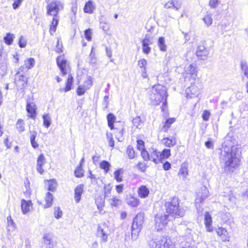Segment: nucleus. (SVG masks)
Here are the masks:
<instances>
[{"mask_svg":"<svg viewBox=\"0 0 248 248\" xmlns=\"http://www.w3.org/2000/svg\"><path fill=\"white\" fill-rule=\"evenodd\" d=\"M7 230L9 233L13 232L16 229V225L14 223V221L12 219L11 216H9L7 218Z\"/></svg>","mask_w":248,"mask_h":248,"instance_id":"obj_28","label":"nucleus"},{"mask_svg":"<svg viewBox=\"0 0 248 248\" xmlns=\"http://www.w3.org/2000/svg\"><path fill=\"white\" fill-rule=\"evenodd\" d=\"M73 78L71 75H69L68 77L67 78L66 83V86L65 88L63 89V91L65 92H67L69 91L71 88L72 86L73 85Z\"/></svg>","mask_w":248,"mask_h":248,"instance_id":"obj_37","label":"nucleus"},{"mask_svg":"<svg viewBox=\"0 0 248 248\" xmlns=\"http://www.w3.org/2000/svg\"><path fill=\"white\" fill-rule=\"evenodd\" d=\"M179 174L183 176V179H185L188 175V169L186 164H183L181 165L179 171Z\"/></svg>","mask_w":248,"mask_h":248,"instance_id":"obj_38","label":"nucleus"},{"mask_svg":"<svg viewBox=\"0 0 248 248\" xmlns=\"http://www.w3.org/2000/svg\"><path fill=\"white\" fill-rule=\"evenodd\" d=\"M141 155L145 161L149 160L150 154L145 149L141 151Z\"/></svg>","mask_w":248,"mask_h":248,"instance_id":"obj_59","label":"nucleus"},{"mask_svg":"<svg viewBox=\"0 0 248 248\" xmlns=\"http://www.w3.org/2000/svg\"><path fill=\"white\" fill-rule=\"evenodd\" d=\"M210 115V113L208 110H204L202 113V117L204 121H207L209 120Z\"/></svg>","mask_w":248,"mask_h":248,"instance_id":"obj_64","label":"nucleus"},{"mask_svg":"<svg viewBox=\"0 0 248 248\" xmlns=\"http://www.w3.org/2000/svg\"><path fill=\"white\" fill-rule=\"evenodd\" d=\"M124 170L122 169H119L114 172V178L117 182H121L123 181L121 174L123 173Z\"/></svg>","mask_w":248,"mask_h":248,"instance_id":"obj_43","label":"nucleus"},{"mask_svg":"<svg viewBox=\"0 0 248 248\" xmlns=\"http://www.w3.org/2000/svg\"><path fill=\"white\" fill-rule=\"evenodd\" d=\"M138 194L141 198H145L149 194V190L145 186H140L138 189Z\"/></svg>","mask_w":248,"mask_h":248,"instance_id":"obj_27","label":"nucleus"},{"mask_svg":"<svg viewBox=\"0 0 248 248\" xmlns=\"http://www.w3.org/2000/svg\"><path fill=\"white\" fill-rule=\"evenodd\" d=\"M107 137L108 140L109 145L111 147H113L114 146V141L112 138V135L110 133H107Z\"/></svg>","mask_w":248,"mask_h":248,"instance_id":"obj_58","label":"nucleus"},{"mask_svg":"<svg viewBox=\"0 0 248 248\" xmlns=\"http://www.w3.org/2000/svg\"><path fill=\"white\" fill-rule=\"evenodd\" d=\"M99 23L100 28L105 32H107L109 29V25L106 18L104 16H101L99 18Z\"/></svg>","mask_w":248,"mask_h":248,"instance_id":"obj_24","label":"nucleus"},{"mask_svg":"<svg viewBox=\"0 0 248 248\" xmlns=\"http://www.w3.org/2000/svg\"><path fill=\"white\" fill-rule=\"evenodd\" d=\"M126 202L128 205L132 207L138 206L140 203L139 200L131 195L127 196Z\"/></svg>","mask_w":248,"mask_h":248,"instance_id":"obj_18","label":"nucleus"},{"mask_svg":"<svg viewBox=\"0 0 248 248\" xmlns=\"http://www.w3.org/2000/svg\"><path fill=\"white\" fill-rule=\"evenodd\" d=\"M95 9V6L93 5L92 1H89L85 5L84 7V12L88 14H92Z\"/></svg>","mask_w":248,"mask_h":248,"instance_id":"obj_30","label":"nucleus"},{"mask_svg":"<svg viewBox=\"0 0 248 248\" xmlns=\"http://www.w3.org/2000/svg\"><path fill=\"white\" fill-rule=\"evenodd\" d=\"M62 8L63 5L60 1H53L47 5V15L57 16L60 10Z\"/></svg>","mask_w":248,"mask_h":248,"instance_id":"obj_6","label":"nucleus"},{"mask_svg":"<svg viewBox=\"0 0 248 248\" xmlns=\"http://www.w3.org/2000/svg\"><path fill=\"white\" fill-rule=\"evenodd\" d=\"M53 201V195L50 192H47L46 194L45 197L46 204L44 205V208H47L51 206Z\"/></svg>","mask_w":248,"mask_h":248,"instance_id":"obj_31","label":"nucleus"},{"mask_svg":"<svg viewBox=\"0 0 248 248\" xmlns=\"http://www.w3.org/2000/svg\"><path fill=\"white\" fill-rule=\"evenodd\" d=\"M241 150L238 145L225 144L220 153V159L225 170L233 172L239 165Z\"/></svg>","mask_w":248,"mask_h":248,"instance_id":"obj_1","label":"nucleus"},{"mask_svg":"<svg viewBox=\"0 0 248 248\" xmlns=\"http://www.w3.org/2000/svg\"><path fill=\"white\" fill-rule=\"evenodd\" d=\"M107 118L108 121V126L111 130L113 129V124L115 122L116 119L115 116L113 114L110 113L107 115Z\"/></svg>","mask_w":248,"mask_h":248,"instance_id":"obj_34","label":"nucleus"},{"mask_svg":"<svg viewBox=\"0 0 248 248\" xmlns=\"http://www.w3.org/2000/svg\"><path fill=\"white\" fill-rule=\"evenodd\" d=\"M158 46L159 49L162 51H166L167 50V46L165 43V38L163 37H160L158 40Z\"/></svg>","mask_w":248,"mask_h":248,"instance_id":"obj_42","label":"nucleus"},{"mask_svg":"<svg viewBox=\"0 0 248 248\" xmlns=\"http://www.w3.org/2000/svg\"><path fill=\"white\" fill-rule=\"evenodd\" d=\"M160 152H158L156 150L152 149V151L150 152L149 160H151L155 164L160 162Z\"/></svg>","mask_w":248,"mask_h":248,"instance_id":"obj_21","label":"nucleus"},{"mask_svg":"<svg viewBox=\"0 0 248 248\" xmlns=\"http://www.w3.org/2000/svg\"><path fill=\"white\" fill-rule=\"evenodd\" d=\"M141 228L136 227L132 226L131 227V238L133 241L136 240L138 237Z\"/></svg>","mask_w":248,"mask_h":248,"instance_id":"obj_33","label":"nucleus"},{"mask_svg":"<svg viewBox=\"0 0 248 248\" xmlns=\"http://www.w3.org/2000/svg\"><path fill=\"white\" fill-rule=\"evenodd\" d=\"M25 124L23 120L19 119L16 123V128L19 133H22L25 130Z\"/></svg>","mask_w":248,"mask_h":248,"instance_id":"obj_35","label":"nucleus"},{"mask_svg":"<svg viewBox=\"0 0 248 248\" xmlns=\"http://www.w3.org/2000/svg\"><path fill=\"white\" fill-rule=\"evenodd\" d=\"M105 196H99L95 199V203L99 210H102L105 205Z\"/></svg>","mask_w":248,"mask_h":248,"instance_id":"obj_32","label":"nucleus"},{"mask_svg":"<svg viewBox=\"0 0 248 248\" xmlns=\"http://www.w3.org/2000/svg\"><path fill=\"white\" fill-rule=\"evenodd\" d=\"M18 45L21 48H24L26 46L27 41L23 36H20L19 39Z\"/></svg>","mask_w":248,"mask_h":248,"instance_id":"obj_57","label":"nucleus"},{"mask_svg":"<svg viewBox=\"0 0 248 248\" xmlns=\"http://www.w3.org/2000/svg\"><path fill=\"white\" fill-rule=\"evenodd\" d=\"M42 248H54V245L51 241V237L49 234H46L43 237Z\"/></svg>","mask_w":248,"mask_h":248,"instance_id":"obj_17","label":"nucleus"},{"mask_svg":"<svg viewBox=\"0 0 248 248\" xmlns=\"http://www.w3.org/2000/svg\"><path fill=\"white\" fill-rule=\"evenodd\" d=\"M54 217L59 219L62 217V212L61 209L59 207H55L54 208Z\"/></svg>","mask_w":248,"mask_h":248,"instance_id":"obj_53","label":"nucleus"},{"mask_svg":"<svg viewBox=\"0 0 248 248\" xmlns=\"http://www.w3.org/2000/svg\"><path fill=\"white\" fill-rule=\"evenodd\" d=\"M149 245L152 248H174V243L168 237L153 239Z\"/></svg>","mask_w":248,"mask_h":248,"instance_id":"obj_4","label":"nucleus"},{"mask_svg":"<svg viewBox=\"0 0 248 248\" xmlns=\"http://www.w3.org/2000/svg\"><path fill=\"white\" fill-rule=\"evenodd\" d=\"M137 148L140 151L145 149L144 142L143 140H137Z\"/></svg>","mask_w":248,"mask_h":248,"instance_id":"obj_60","label":"nucleus"},{"mask_svg":"<svg viewBox=\"0 0 248 248\" xmlns=\"http://www.w3.org/2000/svg\"><path fill=\"white\" fill-rule=\"evenodd\" d=\"M170 155V150L169 149H165L162 152H160V161L162 162V160L168 158Z\"/></svg>","mask_w":248,"mask_h":248,"instance_id":"obj_39","label":"nucleus"},{"mask_svg":"<svg viewBox=\"0 0 248 248\" xmlns=\"http://www.w3.org/2000/svg\"><path fill=\"white\" fill-rule=\"evenodd\" d=\"M169 215H162L157 214L155 218V225L157 231L161 230L167 224L168 221L171 220Z\"/></svg>","mask_w":248,"mask_h":248,"instance_id":"obj_5","label":"nucleus"},{"mask_svg":"<svg viewBox=\"0 0 248 248\" xmlns=\"http://www.w3.org/2000/svg\"><path fill=\"white\" fill-rule=\"evenodd\" d=\"M209 54V52L203 45H200L198 46L196 55L201 60H205Z\"/></svg>","mask_w":248,"mask_h":248,"instance_id":"obj_12","label":"nucleus"},{"mask_svg":"<svg viewBox=\"0 0 248 248\" xmlns=\"http://www.w3.org/2000/svg\"><path fill=\"white\" fill-rule=\"evenodd\" d=\"M83 191V186L81 185L78 186L75 188V200L76 203H78Z\"/></svg>","mask_w":248,"mask_h":248,"instance_id":"obj_22","label":"nucleus"},{"mask_svg":"<svg viewBox=\"0 0 248 248\" xmlns=\"http://www.w3.org/2000/svg\"><path fill=\"white\" fill-rule=\"evenodd\" d=\"M84 36L88 41H91L92 39L91 31L90 29L86 30L84 31Z\"/></svg>","mask_w":248,"mask_h":248,"instance_id":"obj_63","label":"nucleus"},{"mask_svg":"<svg viewBox=\"0 0 248 248\" xmlns=\"http://www.w3.org/2000/svg\"><path fill=\"white\" fill-rule=\"evenodd\" d=\"M43 125L46 128L49 127L51 124V118L48 114H44L43 116Z\"/></svg>","mask_w":248,"mask_h":248,"instance_id":"obj_46","label":"nucleus"},{"mask_svg":"<svg viewBox=\"0 0 248 248\" xmlns=\"http://www.w3.org/2000/svg\"><path fill=\"white\" fill-rule=\"evenodd\" d=\"M152 43L150 36L146 34L144 39L142 41V51L144 53L148 54L150 53L151 47L149 46V45H151Z\"/></svg>","mask_w":248,"mask_h":248,"instance_id":"obj_10","label":"nucleus"},{"mask_svg":"<svg viewBox=\"0 0 248 248\" xmlns=\"http://www.w3.org/2000/svg\"><path fill=\"white\" fill-rule=\"evenodd\" d=\"M47 185H48V190L49 191L53 192L55 191L56 186H57V183L56 181L53 180H50L47 181Z\"/></svg>","mask_w":248,"mask_h":248,"instance_id":"obj_47","label":"nucleus"},{"mask_svg":"<svg viewBox=\"0 0 248 248\" xmlns=\"http://www.w3.org/2000/svg\"><path fill=\"white\" fill-rule=\"evenodd\" d=\"M36 106L33 103H28L26 106V110L29 113V117L34 119L36 116Z\"/></svg>","mask_w":248,"mask_h":248,"instance_id":"obj_19","label":"nucleus"},{"mask_svg":"<svg viewBox=\"0 0 248 248\" xmlns=\"http://www.w3.org/2000/svg\"><path fill=\"white\" fill-rule=\"evenodd\" d=\"M209 194L208 190L206 186H203L197 193L196 198L195 199V203L197 204L201 203L204 199H205Z\"/></svg>","mask_w":248,"mask_h":248,"instance_id":"obj_7","label":"nucleus"},{"mask_svg":"<svg viewBox=\"0 0 248 248\" xmlns=\"http://www.w3.org/2000/svg\"><path fill=\"white\" fill-rule=\"evenodd\" d=\"M88 61L90 64L93 66H94L96 64L97 59L95 56L94 53H93V48L92 49L91 52L89 57Z\"/></svg>","mask_w":248,"mask_h":248,"instance_id":"obj_45","label":"nucleus"},{"mask_svg":"<svg viewBox=\"0 0 248 248\" xmlns=\"http://www.w3.org/2000/svg\"><path fill=\"white\" fill-rule=\"evenodd\" d=\"M21 210L23 214H26L30 211V207L31 204V201H27L25 200H21Z\"/></svg>","mask_w":248,"mask_h":248,"instance_id":"obj_25","label":"nucleus"},{"mask_svg":"<svg viewBox=\"0 0 248 248\" xmlns=\"http://www.w3.org/2000/svg\"><path fill=\"white\" fill-rule=\"evenodd\" d=\"M132 123L133 125L135 126L137 128H140V126L143 123V122L141 121L140 117L137 116L133 118Z\"/></svg>","mask_w":248,"mask_h":248,"instance_id":"obj_50","label":"nucleus"},{"mask_svg":"<svg viewBox=\"0 0 248 248\" xmlns=\"http://www.w3.org/2000/svg\"><path fill=\"white\" fill-rule=\"evenodd\" d=\"M15 36L13 34L11 33H7L6 35L4 37V42L8 45H10L12 44Z\"/></svg>","mask_w":248,"mask_h":248,"instance_id":"obj_44","label":"nucleus"},{"mask_svg":"<svg viewBox=\"0 0 248 248\" xmlns=\"http://www.w3.org/2000/svg\"><path fill=\"white\" fill-rule=\"evenodd\" d=\"M30 141L31 146L34 148L36 149L39 147V145L37 143V141L35 140L36 136H37V132L35 131H30Z\"/></svg>","mask_w":248,"mask_h":248,"instance_id":"obj_26","label":"nucleus"},{"mask_svg":"<svg viewBox=\"0 0 248 248\" xmlns=\"http://www.w3.org/2000/svg\"><path fill=\"white\" fill-rule=\"evenodd\" d=\"M220 1L219 0H210L209 6L212 9H216L219 5Z\"/></svg>","mask_w":248,"mask_h":248,"instance_id":"obj_56","label":"nucleus"},{"mask_svg":"<svg viewBox=\"0 0 248 248\" xmlns=\"http://www.w3.org/2000/svg\"><path fill=\"white\" fill-rule=\"evenodd\" d=\"M185 71L187 74L190 75L191 78L195 80L197 78V70L195 66L190 64L185 67Z\"/></svg>","mask_w":248,"mask_h":248,"instance_id":"obj_16","label":"nucleus"},{"mask_svg":"<svg viewBox=\"0 0 248 248\" xmlns=\"http://www.w3.org/2000/svg\"><path fill=\"white\" fill-rule=\"evenodd\" d=\"M179 199L177 197H173L170 201L165 203L166 214L169 215L172 219L173 218L182 217L185 214L183 208L179 205Z\"/></svg>","mask_w":248,"mask_h":248,"instance_id":"obj_3","label":"nucleus"},{"mask_svg":"<svg viewBox=\"0 0 248 248\" xmlns=\"http://www.w3.org/2000/svg\"><path fill=\"white\" fill-rule=\"evenodd\" d=\"M217 234L221 237L222 241H229V235L227 231L223 228H218L217 231Z\"/></svg>","mask_w":248,"mask_h":248,"instance_id":"obj_23","label":"nucleus"},{"mask_svg":"<svg viewBox=\"0 0 248 248\" xmlns=\"http://www.w3.org/2000/svg\"><path fill=\"white\" fill-rule=\"evenodd\" d=\"M75 175L77 177H81L83 176V170L81 168V166L78 167L75 171Z\"/></svg>","mask_w":248,"mask_h":248,"instance_id":"obj_55","label":"nucleus"},{"mask_svg":"<svg viewBox=\"0 0 248 248\" xmlns=\"http://www.w3.org/2000/svg\"><path fill=\"white\" fill-rule=\"evenodd\" d=\"M46 163V159L43 154H40L37 160L36 169L41 174H43L44 170L43 165Z\"/></svg>","mask_w":248,"mask_h":248,"instance_id":"obj_14","label":"nucleus"},{"mask_svg":"<svg viewBox=\"0 0 248 248\" xmlns=\"http://www.w3.org/2000/svg\"><path fill=\"white\" fill-rule=\"evenodd\" d=\"M99 167L104 170L105 173H107L109 170L111 165L108 161L104 160L100 163Z\"/></svg>","mask_w":248,"mask_h":248,"instance_id":"obj_41","label":"nucleus"},{"mask_svg":"<svg viewBox=\"0 0 248 248\" xmlns=\"http://www.w3.org/2000/svg\"><path fill=\"white\" fill-rule=\"evenodd\" d=\"M35 61L33 58H30L26 60L24 62V64L27 69H31L34 67Z\"/></svg>","mask_w":248,"mask_h":248,"instance_id":"obj_40","label":"nucleus"},{"mask_svg":"<svg viewBox=\"0 0 248 248\" xmlns=\"http://www.w3.org/2000/svg\"><path fill=\"white\" fill-rule=\"evenodd\" d=\"M59 20V17L58 16H53V20L52 21L49 30V32L51 34H53V33L56 31Z\"/></svg>","mask_w":248,"mask_h":248,"instance_id":"obj_29","label":"nucleus"},{"mask_svg":"<svg viewBox=\"0 0 248 248\" xmlns=\"http://www.w3.org/2000/svg\"><path fill=\"white\" fill-rule=\"evenodd\" d=\"M121 203V201L119 199L114 197L112 199L110 204L112 206L117 207Z\"/></svg>","mask_w":248,"mask_h":248,"instance_id":"obj_61","label":"nucleus"},{"mask_svg":"<svg viewBox=\"0 0 248 248\" xmlns=\"http://www.w3.org/2000/svg\"><path fill=\"white\" fill-rule=\"evenodd\" d=\"M97 236L101 238L103 243H106L108 241V233L106 228H103L101 226L98 227Z\"/></svg>","mask_w":248,"mask_h":248,"instance_id":"obj_13","label":"nucleus"},{"mask_svg":"<svg viewBox=\"0 0 248 248\" xmlns=\"http://www.w3.org/2000/svg\"><path fill=\"white\" fill-rule=\"evenodd\" d=\"M181 0H169L164 5L165 9L172 8L176 11L179 10L182 6Z\"/></svg>","mask_w":248,"mask_h":248,"instance_id":"obj_9","label":"nucleus"},{"mask_svg":"<svg viewBox=\"0 0 248 248\" xmlns=\"http://www.w3.org/2000/svg\"><path fill=\"white\" fill-rule=\"evenodd\" d=\"M186 93L187 98L197 97L199 94V88L195 85H192L186 89Z\"/></svg>","mask_w":248,"mask_h":248,"instance_id":"obj_11","label":"nucleus"},{"mask_svg":"<svg viewBox=\"0 0 248 248\" xmlns=\"http://www.w3.org/2000/svg\"><path fill=\"white\" fill-rule=\"evenodd\" d=\"M144 215L142 213H140L135 217L132 226L142 229L144 222Z\"/></svg>","mask_w":248,"mask_h":248,"instance_id":"obj_15","label":"nucleus"},{"mask_svg":"<svg viewBox=\"0 0 248 248\" xmlns=\"http://www.w3.org/2000/svg\"><path fill=\"white\" fill-rule=\"evenodd\" d=\"M123 129L119 130L115 135L116 138L119 141H122L123 140Z\"/></svg>","mask_w":248,"mask_h":248,"instance_id":"obj_62","label":"nucleus"},{"mask_svg":"<svg viewBox=\"0 0 248 248\" xmlns=\"http://www.w3.org/2000/svg\"><path fill=\"white\" fill-rule=\"evenodd\" d=\"M126 153L128 155L129 159H133L135 157V151L133 147L131 146H128L127 148Z\"/></svg>","mask_w":248,"mask_h":248,"instance_id":"obj_51","label":"nucleus"},{"mask_svg":"<svg viewBox=\"0 0 248 248\" xmlns=\"http://www.w3.org/2000/svg\"><path fill=\"white\" fill-rule=\"evenodd\" d=\"M241 69L244 75L248 78V65L246 62H242L241 63Z\"/></svg>","mask_w":248,"mask_h":248,"instance_id":"obj_52","label":"nucleus"},{"mask_svg":"<svg viewBox=\"0 0 248 248\" xmlns=\"http://www.w3.org/2000/svg\"><path fill=\"white\" fill-rule=\"evenodd\" d=\"M167 89L165 86L160 84L153 86L149 98L154 105H158L163 102L161 110L164 112L167 108Z\"/></svg>","mask_w":248,"mask_h":248,"instance_id":"obj_2","label":"nucleus"},{"mask_svg":"<svg viewBox=\"0 0 248 248\" xmlns=\"http://www.w3.org/2000/svg\"><path fill=\"white\" fill-rule=\"evenodd\" d=\"M212 217L209 213L206 212L204 215V224L208 232H211L213 231L212 226Z\"/></svg>","mask_w":248,"mask_h":248,"instance_id":"obj_20","label":"nucleus"},{"mask_svg":"<svg viewBox=\"0 0 248 248\" xmlns=\"http://www.w3.org/2000/svg\"><path fill=\"white\" fill-rule=\"evenodd\" d=\"M163 143L166 146L168 147H171L176 144V140L174 138H166L163 139Z\"/></svg>","mask_w":248,"mask_h":248,"instance_id":"obj_36","label":"nucleus"},{"mask_svg":"<svg viewBox=\"0 0 248 248\" xmlns=\"http://www.w3.org/2000/svg\"><path fill=\"white\" fill-rule=\"evenodd\" d=\"M57 63L63 76L67 74V61L63 56L58 57Z\"/></svg>","mask_w":248,"mask_h":248,"instance_id":"obj_8","label":"nucleus"},{"mask_svg":"<svg viewBox=\"0 0 248 248\" xmlns=\"http://www.w3.org/2000/svg\"><path fill=\"white\" fill-rule=\"evenodd\" d=\"M82 84L84 85L86 88L90 89L93 86V78L91 76H88Z\"/></svg>","mask_w":248,"mask_h":248,"instance_id":"obj_49","label":"nucleus"},{"mask_svg":"<svg viewBox=\"0 0 248 248\" xmlns=\"http://www.w3.org/2000/svg\"><path fill=\"white\" fill-rule=\"evenodd\" d=\"M202 19L207 27L210 26L213 22L212 18L210 15L206 16Z\"/></svg>","mask_w":248,"mask_h":248,"instance_id":"obj_54","label":"nucleus"},{"mask_svg":"<svg viewBox=\"0 0 248 248\" xmlns=\"http://www.w3.org/2000/svg\"><path fill=\"white\" fill-rule=\"evenodd\" d=\"M175 121V119L174 118H171L167 119L163 125V129L165 131H167L170 126L171 124H172Z\"/></svg>","mask_w":248,"mask_h":248,"instance_id":"obj_48","label":"nucleus"}]
</instances>
